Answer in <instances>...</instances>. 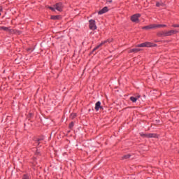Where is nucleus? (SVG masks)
I'll return each mask as SVG.
<instances>
[{
	"mask_svg": "<svg viewBox=\"0 0 179 179\" xmlns=\"http://www.w3.org/2000/svg\"><path fill=\"white\" fill-rule=\"evenodd\" d=\"M140 135H141V136H145V138H156V134H145L143 133H141Z\"/></svg>",
	"mask_w": 179,
	"mask_h": 179,
	"instance_id": "423d86ee",
	"label": "nucleus"
},
{
	"mask_svg": "<svg viewBox=\"0 0 179 179\" xmlns=\"http://www.w3.org/2000/svg\"><path fill=\"white\" fill-rule=\"evenodd\" d=\"M139 17H141V14H134L133 16H131V20L134 23H137V22H139Z\"/></svg>",
	"mask_w": 179,
	"mask_h": 179,
	"instance_id": "39448f33",
	"label": "nucleus"
},
{
	"mask_svg": "<svg viewBox=\"0 0 179 179\" xmlns=\"http://www.w3.org/2000/svg\"><path fill=\"white\" fill-rule=\"evenodd\" d=\"M51 19L52 20H59V19H61V15H52Z\"/></svg>",
	"mask_w": 179,
	"mask_h": 179,
	"instance_id": "ddd939ff",
	"label": "nucleus"
},
{
	"mask_svg": "<svg viewBox=\"0 0 179 179\" xmlns=\"http://www.w3.org/2000/svg\"><path fill=\"white\" fill-rule=\"evenodd\" d=\"M55 8L59 12H62V3H56L55 5Z\"/></svg>",
	"mask_w": 179,
	"mask_h": 179,
	"instance_id": "0eeeda50",
	"label": "nucleus"
},
{
	"mask_svg": "<svg viewBox=\"0 0 179 179\" xmlns=\"http://www.w3.org/2000/svg\"><path fill=\"white\" fill-rule=\"evenodd\" d=\"M111 41H113V39H108L106 41H103L101 43H100L99 45H98L94 50L93 51H96V50H99V48H100V47H101L102 45H104V44H106V43H111Z\"/></svg>",
	"mask_w": 179,
	"mask_h": 179,
	"instance_id": "7ed1b4c3",
	"label": "nucleus"
},
{
	"mask_svg": "<svg viewBox=\"0 0 179 179\" xmlns=\"http://www.w3.org/2000/svg\"><path fill=\"white\" fill-rule=\"evenodd\" d=\"M172 27H179V24H173Z\"/></svg>",
	"mask_w": 179,
	"mask_h": 179,
	"instance_id": "412c9836",
	"label": "nucleus"
},
{
	"mask_svg": "<svg viewBox=\"0 0 179 179\" xmlns=\"http://www.w3.org/2000/svg\"><path fill=\"white\" fill-rule=\"evenodd\" d=\"M22 179H29V176L24 175Z\"/></svg>",
	"mask_w": 179,
	"mask_h": 179,
	"instance_id": "6ab92c4d",
	"label": "nucleus"
},
{
	"mask_svg": "<svg viewBox=\"0 0 179 179\" xmlns=\"http://www.w3.org/2000/svg\"><path fill=\"white\" fill-rule=\"evenodd\" d=\"M49 8H50V10H52L53 12H55V8L52 7H49Z\"/></svg>",
	"mask_w": 179,
	"mask_h": 179,
	"instance_id": "aec40b11",
	"label": "nucleus"
},
{
	"mask_svg": "<svg viewBox=\"0 0 179 179\" xmlns=\"http://www.w3.org/2000/svg\"><path fill=\"white\" fill-rule=\"evenodd\" d=\"M0 15H1V13H0Z\"/></svg>",
	"mask_w": 179,
	"mask_h": 179,
	"instance_id": "393cba45",
	"label": "nucleus"
},
{
	"mask_svg": "<svg viewBox=\"0 0 179 179\" xmlns=\"http://www.w3.org/2000/svg\"><path fill=\"white\" fill-rule=\"evenodd\" d=\"M139 97H141V95H138L137 97L131 96V97H130V100H131V101H132L133 103H136V100H138V99H139Z\"/></svg>",
	"mask_w": 179,
	"mask_h": 179,
	"instance_id": "f8f14e48",
	"label": "nucleus"
},
{
	"mask_svg": "<svg viewBox=\"0 0 179 179\" xmlns=\"http://www.w3.org/2000/svg\"><path fill=\"white\" fill-rule=\"evenodd\" d=\"M138 51H141V49H138V48H134V49H131L129 52H138Z\"/></svg>",
	"mask_w": 179,
	"mask_h": 179,
	"instance_id": "4468645a",
	"label": "nucleus"
},
{
	"mask_svg": "<svg viewBox=\"0 0 179 179\" xmlns=\"http://www.w3.org/2000/svg\"><path fill=\"white\" fill-rule=\"evenodd\" d=\"M73 122H71L69 124V128H73Z\"/></svg>",
	"mask_w": 179,
	"mask_h": 179,
	"instance_id": "a211bd4d",
	"label": "nucleus"
},
{
	"mask_svg": "<svg viewBox=\"0 0 179 179\" xmlns=\"http://www.w3.org/2000/svg\"><path fill=\"white\" fill-rule=\"evenodd\" d=\"M176 33H178V31L177 30L166 31H162L161 33V36H163L164 37H167L169 36H173V34H176Z\"/></svg>",
	"mask_w": 179,
	"mask_h": 179,
	"instance_id": "f257e3e1",
	"label": "nucleus"
},
{
	"mask_svg": "<svg viewBox=\"0 0 179 179\" xmlns=\"http://www.w3.org/2000/svg\"><path fill=\"white\" fill-rule=\"evenodd\" d=\"M136 47H140V48L156 47V44L152 43L150 42H145V43H141L139 45H137Z\"/></svg>",
	"mask_w": 179,
	"mask_h": 179,
	"instance_id": "f03ea898",
	"label": "nucleus"
},
{
	"mask_svg": "<svg viewBox=\"0 0 179 179\" xmlns=\"http://www.w3.org/2000/svg\"><path fill=\"white\" fill-rule=\"evenodd\" d=\"M106 12H108V8L104 7L101 10L99 11V15H103V13H106Z\"/></svg>",
	"mask_w": 179,
	"mask_h": 179,
	"instance_id": "1a4fd4ad",
	"label": "nucleus"
},
{
	"mask_svg": "<svg viewBox=\"0 0 179 179\" xmlns=\"http://www.w3.org/2000/svg\"><path fill=\"white\" fill-rule=\"evenodd\" d=\"M40 141H41V139H38V141H37V143H38V145H40Z\"/></svg>",
	"mask_w": 179,
	"mask_h": 179,
	"instance_id": "5701e85b",
	"label": "nucleus"
},
{
	"mask_svg": "<svg viewBox=\"0 0 179 179\" xmlns=\"http://www.w3.org/2000/svg\"><path fill=\"white\" fill-rule=\"evenodd\" d=\"M156 6H157L158 8L160 7V6H164V3L163 2H157L156 3Z\"/></svg>",
	"mask_w": 179,
	"mask_h": 179,
	"instance_id": "dca6fc26",
	"label": "nucleus"
},
{
	"mask_svg": "<svg viewBox=\"0 0 179 179\" xmlns=\"http://www.w3.org/2000/svg\"><path fill=\"white\" fill-rule=\"evenodd\" d=\"M155 29H159L160 27H166V24H155Z\"/></svg>",
	"mask_w": 179,
	"mask_h": 179,
	"instance_id": "2eb2a0df",
	"label": "nucleus"
},
{
	"mask_svg": "<svg viewBox=\"0 0 179 179\" xmlns=\"http://www.w3.org/2000/svg\"><path fill=\"white\" fill-rule=\"evenodd\" d=\"M0 30H3L4 31H12V30L9 27H0Z\"/></svg>",
	"mask_w": 179,
	"mask_h": 179,
	"instance_id": "9b49d317",
	"label": "nucleus"
},
{
	"mask_svg": "<svg viewBox=\"0 0 179 179\" xmlns=\"http://www.w3.org/2000/svg\"><path fill=\"white\" fill-rule=\"evenodd\" d=\"M90 29L91 30H96V29H97V27L96 26V21L93 20H90Z\"/></svg>",
	"mask_w": 179,
	"mask_h": 179,
	"instance_id": "20e7f679",
	"label": "nucleus"
},
{
	"mask_svg": "<svg viewBox=\"0 0 179 179\" xmlns=\"http://www.w3.org/2000/svg\"><path fill=\"white\" fill-rule=\"evenodd\" d=\"M72 115H73V118L75 117H76V114H75V113L73 114V115H71V117H72Z\"/></svg>",
	"mask_w": 179,
	"mask_h": 179,
	"instance_id": "b1692460",
	"label": "nucleus"
},
{
	"mask_svg": "<svg viewBox=\"0 0 179 179\" xmlns=\"http://www.w3.org/2000/svg\"><path fill=\"white\" fill-rule=\"evenodd\" d=\"M101 109L103 108V106H101V102H100V101H97L96 103H95V110L96 111H99V109Z\"/></svg>",
	"mask_w": 179,
	"mask_h": 179,
	"instance_id": "6e6552de",
	"label": "nucleus"
},
{
	"mask_svg": "<svg viewBox=\"0 0 179 179\" xmlns=\"http://www.w3.org/2000/svg\"><path fill=\"white\" fill-rule=\"evenodd\" d=\"M107 2H108L109 3H111V2H113V0H107Z\"/></svg>",
	"mask_w": 179,
	"mask_h": 179,
	"instance_id": "4be33fe9",
	"label": "nucleus"
},
{
	"mask_svg": "<svg viewBox=\"0 0 179 179\" xmlns=\"http://www.w3.org/2000/svg\"><path fill=\"white\" fill-rule=\"evenodd\" d=\"M129 157H131V155H127L123 156L122 159L124 160L126 159H129Z\"/></svg>",
	"mask_w": 179,
	"mask_h": 179,
	"instance_id": "f3484780",
	"label": "nucleus"
},
{
	"mask_svg": "<svg viewBox=\"0 0 179 179\" xmlns=\"http://www.w3.org/2000/svg\"><path fill=\"white\" fill-rule=\"evenodd\" d=\"M143 29H145L146 30H149L150 29H155V24H150V25L143 27Z\"/></svg>",
	"mask_w": 179,
	"mask_h": 179,
	"instance_id": "9d476101",
	"label": "nucleus"
}]
</instances>
